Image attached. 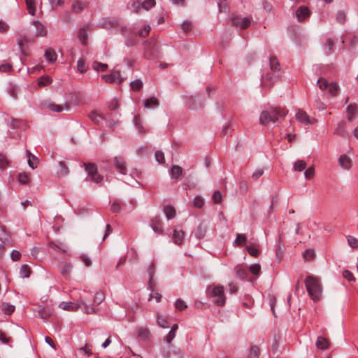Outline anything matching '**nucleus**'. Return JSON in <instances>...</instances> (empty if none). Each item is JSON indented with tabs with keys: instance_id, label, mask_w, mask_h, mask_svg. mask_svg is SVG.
I'll list each match as a JSON object with an SVG mask.
<instances>
[{
	"instance_id": "obj_50",
	"label": "nucleus",
	"mask_w": 358,
	"mask_h": 358,
	"mask_svg": "<svg viewBox=\"0 0 358 358\" xmlns=\"http://www.w3.org/2000/svg\"><path fill=\"white\" fill-rule=\"evenodd\" d=\"M212 199L215 203H220L222 200V193L220 191H215L213 194Z\"/></svg>"
},
{
	"instance_id": "obj_60",
	"label": "nucleus",
	"mask_w": 358,
	"mask_h": 358,
	"mask_svg": "<svg viewBox=\"0 0 358 358\" xmlns=\"http://www.w3.org/2000/svg\"><path fill=\"white\" fill-rule=\"evenodd\" d=\"M315 257V252L312 249H308L303 252V257L306 260H311Z\"/></svg>"
},
{
	"instance_id": "obj_56",
	"label": "nucleus",
	"mask_w": 358,
	"mask_h": 358,
	"mask_svg": "<svg viewBox=\"0 0 358 358\" xmlns=\"http://www.w3.org/2000/svg\"><path fill=\"white\" fill-rule=\"evenodd\" d=\"M250 271L254 275H259L261 270V266L259 264H252L249 267Z\"/></svg>"
},
{
	"instance_id": "obj_15",
	"label": "nucleus",
	"mask_w": 358,
	"mask_h": 358,
	"mask_svg": "<svg viewBox=\"0 0 358 358\" xmlns=\"http://www.w3.org/2000/svg\"><path fill=\"white\" fill-rule=\"evenodd\" d=\"M33 25L36 28L35 34L37 37H44L48 34L46 27L39 21H34Z\"/></svg>"
},
{
	"instance_id": "obj_7",
	"label": "nucleus",
	"mask_w": 358,
	"mask_h": 358,
	"mask_svg": "<svg viewBox=\"0 0 358 358\" xmlns=\"http://www.w3.org/2000/svg\"><path fill=\"white\" fill-rule=\"evenodd\" d=\"M85 171L87 172V180L92 181L95 183H99L103 180V177L97 172V166L93 163L84 164Z\"/></svg>"
},
{
	"instance_id": "obj_37",
	"label": "nucleus",
	"mask_w": 358,
	"mask_h": 358,
	"mask_svg": "<svg viewBox=\"0 0 358 358\" xmlns=\"http://www.w3.org/2000/svg\"><path fill=\"white\" fill-rule=\"evenodd\" d=\"M134 124L138 129V132L140 134H143L145 132V130L144 129L143 125H142V120L141 117L139 115H136L134 117Z\"/></svg>"
},
{
	"instance_id": "obj_6",
	"label": "nucleus",
	"mask_w": 358,
	"mask_h": 358,
	"mask_svg": "<svg viewBox=\"0 0 358 358\" xmlns=\"http://www.w3.org/2000/svg\"><path fill=\"white\" fill-rule=\"evenodd\" d=\"M317 85L322 91H327L332 96H336L340 91V87L337 83H329L327 79L320 78L317 81Z\"/></svg>"
},
{
	"instance_id": "obj_18",
	"label": "nucleus",
	"mask_w": 358,
	"mask_h": 358,
	"mask_svg": "<svg viewBox=\"0 0 358 358\" xmlns=\"http://www.w3.org/2000/svg\"><path fill=\"white\" fill-rule=\"evenodd\" d=\"M185 239V232L182 230L174 229L173 232V240L174 243L180 245Z\"/></svg>"
},
{
	"instance_id": "obj_48",
	"label": "nucleus",
	"mask_w": 358,
	"mask_h": 358,
	"mask_svg": "<svg viewBox=\"0 0 358 358\" xmlns=\"http://www.w3.org/2000/svg\"><path fill=\"white\" fill-rule=\"evenodd\" d=\"M193 206L196 208H202L204 205V200L200 196H196L192 201Z\"/></svg>"
},
{
	"instance_id": "obj_23",
	"label": "nucleus",
	"mask_w": 358,
	"mask_h": 358,
	"mask_svg": "<svg viewBox=\"0 0 358 358\" xmlns=\"http://www.w3.org/2000/svg\"><path fill=\"white\" fill-rule=\"evenodd\" d=\"M78 36L82 44L86 45L88 40V33L86 28L83 27L78 30Z\"/></svg>"
},
{
	"instance_id": "obj_47",
	"label": "nucleus",
	"mask_w": 358,
	"mask_h": 358,
	"mask_svg": "<svg viewBox=\"0 0 358 358\" xmlns=\"http://www.w3.org/2000/svg\"><path fill=\"white\" fill-rule=\"evenodd\" d=\"M130 86L133 90L138 91L142 88L143 82L140 79H136L135 80L131 82Z\"/></svg>"
},
{
	"instance_id": "obj_12",
	"label": "nucleus",
	"mask_w": 358,
	"mask_h": 358,
	"mask_svg": "<svg viewBox=\"0 0 358 358\" xmlns=\"http://www.w3.org/2000/svg\"><path fill=\"white\" fill-rule=\"evenodd\" d=\"M113 161L115 167L117 172L120 174L125 175L127 173V169L124 159L120 157H115Z\"/></svg>"
},
{
	"instance_id": "obj_28",
	"label": "nucleus",
	"mask_w": 358,
	"mask_h": 358,
	"mask_svg": "<svg viewBox=\"0 0 358 358\" xmlns=\"http://www.w3.org/2000/svg\"><path fill=\"white\" fill-rule=\"evenodd\" d=\"M163 211L168 220H171L175 217L176 211L173 206H166L164 207Z\"/></svg>"
},
{
	"instance_id": "obj_54",
	"label": "nucleus",
	"mask_w": 358,
	"mask_h": 358,
	"mask_svg": "<svg viewBox=\"0 0 358 358\" xmlns=\"http://www.w3.org/2000/svg\"><path fill=\"white\" fill-rule=\"evenodd\" d=\"M343 278H345V279H347L350 282H355V278L353 273L351 271H348V270H344L343 271Z\"/></svg>"
},
{
	"instance_id": "obj_24",
	"label": "nucleus",
	"mask_w": 358,
	"mask_h": 358,
	"mask_svg": "<svg viewBox=\"0 0 358 358\" xmlns=\"http://www.w3.org/2000/svg\"><path fill=\"white\" fill-rule=\"evenodd\" d=\"M44 57L47 61L52 63L57 60V55L53 49L49 48L45 50Z\"/></svg>"
},
{
	"instance_id": "obj_26",
	"label": "nucleus",
	"mask_w": 358,
	"mask_h": 358,
	"mask_svg": "<svg viewBox=\"0 0 358 358\" xmlns=\"http://www.w3.org/2000/svg\"><path fill=\"white\" fill-rule=\"evenodd\" d=\"M334 134L340 136H345L346 128L345 123L343 121L338 123L337 127L335 129Z\"/></svg>"
},
{
	"instance_id": "obj_42",
	"label": "nucleus",
	"mask_w": 358,
	"mask_h": 358,
	"mask_svg": "<svg viewBox=\"0 0 358 358\" xmlns=\"http://www.w3.org/2000/svg\"><path fill=\"white\" fill-rule=\"evenodd\" d=\"M2 310L5 314L11 315L15 310V306L8 303H2Z\"/></svg>"
},
{
	"instance_id": "obj_35",
	"label": "nucleus",
	"mask_w": 358,
	"mask_h": 358,
	"mask_svg": "<svg viewBox=\"0 0 358 358\" xmlns=\"http://www.w3.org/2000/svg\"><path fill=\"white\" fill-rule=\"evenodd\" d=\"M59 170L57 175L59 176H66L68 175L69 170L63 162H59Z\"/></svg>"
},
{
	"instance_id": "obj_55",
	"label": "nucleus",
	"mask_w": 358,
	"mask_h": 358,
	"mask_svg": "<svg viewBox=\"0 0 358 358\" xmlns=\"http://www.w3.org/2000/svg\"><path fill=\"white\" fill-rule=\"evenodd\" d=\"M236 275L241 279H246L248 277V271L244 268H237Z\"/></svg>"
},
{
	"instance_id": "obj_34",
	"label": "nucleus",
	"mask_w": 358,
	"mask_h": 358,
	"mask_svg": "<svg viewBox=\"0 0 358 358\" xmlns=\"http://www.w3.org/2000/svg\"><path fill=\"white\" fill-rule=\"evenodd\" d=\"M182 173V169L180 166L175 165L171 167V175L173 178L178 179Z\"/></svg>"
},
{
	"instance_id": "obj_59",
	"label": "nucleus",
	"mask_w": 358,
	"mask_h": 358,
	"mask_svg": "<svg viewBox=\"0 0 358 358\" xmlns=\"http://www.w3.org/2000/svg\"><path fill=\"white\" fill-rule=\"evenodd\" d=\"M150 29L151 28L150 25H145L143 29L138 31V35L141 37H146L148 35Z\"/></svg>"
},
{
	"instance_id": "obj_4",
	"label": "nucleus",
	"mask_w": 358,
	"mask_h": 358,
	"mask_svg": "<svg viewBox=\"0 0 358 358\" xmlns=\"http://www.w3.org/2000/svg\"><path fill=\"white\" fill-rule=\"evenodd\" d=\"M105 300V294L101 291L95 293L92 304L87 303L85 298L83 297L82 310L85 314H95L97 312L96 306L100 305Z\"/></svg>"
},
{
	"instance_id": "obj_25",
	"label": "nucleus",
	"mask_w": 358,
	"mask_h": 358,
	"mask_svg": "<svg viewBox=\"0 0 358 358\" xmlns=\"http://www.w3.org/2000/svg\"><path fill=\"white\" fill-rule=\"evenodd\" d=\"M137 336L141 340H148L150 336V331L145 327H139L137 329Z\"/></svg>"
},
{
	"instance_id": "obj_8",
	"label": "nucleus",
	"mask_w": 358,
	"mask_h": 358,
	"mask_svg": "<svg viewBox=\"0 0 358 358\" xmlns=\"http://www.w3.org/2000/svg\"><path fill=\"white\" fill-rule=\"evenodd\" d=\"M83 300V297L80 296L79 300L76 302H62L59 303V307L64 310L68 311H77L78 309H81L83 308L82 301Z\"/></svg>"
},
{
	"instance_id": "obj_41",
	"label": "nucleus",
	"mask_w": 358,
	"mask_h": 358,
	"mask_svg": "<svg viewBox=\"0 0 358 358\" xmlns=\"http://www.w3.org/2000/svg\"><path fill=\"white\" fill-rule=\"evenodd\" d=\"M31 273L30 267L27 264H23L20 270V275L21 278H29Z\"/></svg>"
},
{
	"instance_id": "obj_13",
	"label": "nucleus",
	"mask_w": 358,
	"mask_h": 358,
	"mask_svg": "<svg viewBox=\"0 0 358 358\" xmlns=\"http://www.w3.org/2000/svg\"><path fill=\"white\" fill-rule=\"evenodd\" d=\"M119 20L116 18H103L99 23V26L101 28L110 29L119 27Z\"/></svg>"
},
{
	"instance_id": "obj_40",
	"label": "nucleus",
	"mask_w": 358,
	"mask_h": 358,
	"mask_svg": "<svg viewBox=\"0 0 358 358\" xmlns=\"http://www.w3.org/2000/svg\"><path fill=\"white\" fill-rule=\"evenodd\" d=\"M92 68L98 72H103L108 69V65L106 64L95 61L92 63Z\"/></svg>"
},
{
	"instance_id": "obj_22",
	"label": "nucleus",
	"mask_w": 358,
	"mask_h": 358,
	"mask_svg": "<svg viewBox=\"0 0 358 358\" xmlns=\"http://www.w3.org/2000/svg\"><path fill=\"white\" fill-rule=\"evenodd\" d=\"M171 350H172V347L169 346L168 350H164L163 351V355L165 358H183L180 350H176L171 353Z\"/></svg>"
},
{
	"instance_id": "obj_45",
	"label": "nucleus",
	"mask_w": 358,
	"mask_h": 358,
	"mask_svg": "<svg viewBox=\"0 0 358 358\" xmlns=\"http://www.w3.org/2000/svg\"><path fill=\"white\" fill-rule=\"evenodd\" d=\"M52 80L49 76H41L38 81V85L40 87L48 86L51 84Z\"/></svg>"
},
{
	"instance_id": "obj_14",
	"label": "nucleus",
	"mask_w": 358,
	"mask_h": 358,
	"mask_svg": "<svg viewBox=\"0 0 358 358\" xmlns=\"http://www.w3.org/2000/svg\"><path fill=\"white\" fill-rule=\"evenodd\" d=\"M347 119L352 122L358 116V106L356 104H350L346 110Z\"/></svg>"
},
{
	"instance_id": "obj_43",
	"label": "nucleus",
	"mask_w": 358,
	"mask_h": 358,
	"mask_svg": "<svg viewBox=\"0 0 358 358\" xmlns=\"http://www.w3.org/2000/svg\"><path fill=\"white\" fill-rule=\"evenodd\" d=\"M72 266L69 263H65L62 268V275L66 278H68L71 275Z\"/></svg>"
},
{
	"instance_id": "obj_21",
	"label": "nucleus",
	"mask_w": 358,
	"mask_h": 358,
	"mask_svg": "<svg viewBox=\"0 0 358 358\" xmlns=\"http://www.w3.org/2000/svg\"><path fill=\"white\" fill-rule=\"evenodd\" d=\"M339 164L341 168L348 170L352 166L351 159L346 155H342L338 159Z\"/></svg>"
},
{
	"instance_id": "obj_19",
	"label": "nucleus",
	"mask_w": 358,
	"mask_h": 358,
	"mask_svg": "<svg viewBox=\"0 0 358 358\" xmlns=\"http://www.w3.org/2000/svg\"><path fill=\"white\" fill-rule=\"evenodd\" d=\"M145 57L149 59H153L157 56V50L155 49V45L148 43L145 46Z\"/></svg>"
},
{
	"instance_id": "obj_51",
	"label": "nucleus",
	"mask_w": 358,
	"mask_h": 358,
	"mask_svg": "<svg viewBox=\"0 0 358 358\" xmlns=\"http://www.w3.org/2000/svg\"><path fill=\"white\" fill-rule=\"evenodd\" d=\"M7 238V234L4 229L0 227V251L3 248V243L5 240Z\"/></svg>"
},
{
	"instance_id": "obj_36",
	"label": "nucleus",
	"mask_w": 358,
	"mask_h": 358,
	"mask_svg": "<svg viewBox=\"0 0 358 358\" xmlns=\"http://www.w3.org/2000/svg\"><path fill=\"white\" fill-rule=\"evenodd\" d=\"M28 12L34 15L36 13V0H25Z\"/></svg>"
},
{
	"instance_id": "obj_63",
	"label": "nucleus",
	"mask_w": 358,
	"mask_h": 358,
	"mask_svg": "<svg viewBox=\"0 0 358 358\" xmlns=\"http://www.w3.org/2000/svg\"><path fill=\"white\" fill-rule=\"evenodd\" d=\"M8 164V160L6 157L2 154H0V168L3 169Z\"/></svg>"
},
{
	"instance_id": "obj_58",
	"label": "nucleus",
	"mask_w": 358,
	"mask_h": 358,
	"mask_svg": "<svg viewBox=\"0 0 358 358\" xmlns=\"http://www.w3.org/2000/svg\"><path fill=\"white\" fill-rule=\"evenodd\" d=\"M315 175V169L313 167H309L305 171L304 176L307 180L312 179Z\"/></svg>"
},
{
	"instance_id": "obj_11",
	"label": "nucleus",
	"mask_w": 358,
	"mask_h": 358,
	"mask_svg": "<svg viewBox=\"0 0 358 358\" xmlns=\"http://www.w3.org/2000/svg\"><path fill=\"white\" fill-rule=\"evenodd\" d=\"M101 78L106 83H122L123 79L121 77L120 73L117 71H114L110 74L103 75Z\"/></svg>"
},
{
	"instance_id": "obj_20",
	"label": "nucleus",
	"mask_w": 358,
	"mask_h": 358,
	"mask_svg": "<svg viewBox=\"0 0 358 358\" xmlns=\"http://www.w3.org/2000/svg\"><path fill=\"white\" fill-rule=\"evenodd\" d=\"M155 0H145L141 4H138V6H136L135 4L133 5L135 11L138 13L141 8H144L146 10H148L150 8L153 7L155 5Z\"/></svg>"
},
{
	"instance_id": "obj_49",
	"label": "nucleus",
	"mask_w": 358,
	"mask_h": 358,
	"mask_svg": "<svg viewBox=\"0 0 358 358\" xmlns=\"http://www.w3.org/2000/svg\"><path fill=\"white\" fill-rule=\"evenodd\" d=\"M348 243L350 247L352 248H358V240L352 236H348L347 237Z\"/></svg>"
},
{
	"instance_id": "obj_1",
	"label": "nucleus",
	"mask_w": 358,
	"mask_h": 358,
	"mask_svg": "<svg viewBox=\"0 0 358 358\" xmlns=\"http://www.w3.org/2000/svg\"><path fill=\"white\" fill-rule=\"evenodd\" d=\"M280 66L278 59L275 56L269 58V70L264 68L262 76V80L264 85L268 82V85L273 84L279 78Z\"/></svg>"
},
{
	"instance_id": "obj_29",
	"label": "nucleus",
	"mask_w": 358,
	"mask_h": 358,
	"mask_svg": "<svg viewBox=\"0 0 358 358\" xmlns=\"http://www.w3.org/2000/svg\"><path fill=\"white\" fill-rule=\"evenodd\" d=\"M247 243V237L243 234H238L236 235V238L234 241V245L235 246H242L244 245Z\"/></svg>"
},
{
	"instance_id": "obj_16",
	"label": "nucleus",
	"mask_w": 358,
	"mask_h": 358,
	"mask_svg": "<svg viewBox=\"0 0 358 358\" xmlns=\"http://www.w3.org/2000/svg\"><path fill=\"white\" fill-rule=\"evenodd\" d=\"M150 227L155 233L158 234H162L163 229L162 226V220L160 217H155L153 219H152L150 222Z\"/></svg>"
},
{
	"instance_id": "obj_61",
	"label": "nucleus",
	"mask_w": 358,
	"mask_h": 358,
	"mask_svg": "<svg viewBox=\"0 0 358 358\" xmlns=\"http://www.w3.org/2000/svg\"><path fill=\"white\" fill-rule=\"evenodd\" d=\"M77 69L80 73H84L86 71L85 61L83 59H80L77 62Z\"/></svg>"
},
{
	"instance_id": "obj_39",
	"label": "nucleus",
	"mask_w": 358,
	"mask_h": 358,
	"mask_svg": "<svg viewBox=\"0 0 358 358\" xmlns=\"http://www.w3.org/2000/svg\"><path fill=\"white\" fill-rule=\"evenodd\" d=\"M50 245L52 248L62 252H66L68 249L67 246L62 243H50Z\"/></svg>"
},
{
	"instance_id": "obj_27",
	"label": "nucleus",
	"mask_w": 358,
	"mask_h": 358,
	"mask_svg": "<svg viewBox=\"0 0 358 358\" xmlns=\"http://www.w3.org/2000/svg\"><path fill=\"white\" fill-rule=\"evenodd\" d=\"M156 322L158 326L162 328L165 329L169 327L166 318L159 313H157L156 314Z\"/></svg>"
},
{
	"instance_id": "obj_57",
	"label": "nucleus",
	"mask_w": 358,
	"mask_h": 358,
	"mask_svg": "<svg viewBox=\"0 0 358 358\" xmlns=\"http://www.w3.org/2000/svg\"><path fill=\"white\" fill-rule=\"evenodd\" d=\"M155 157L156 161L159 164H163L165 162L164 155L163 152H162L160 150H157L155 152Z\"/></svg>"
},
{
	"instance_id": "obj_64",
	"label": "nucleus",
	"mask_w": 358,
	"mask_h": 358,
	"mask_svg": "<svg viewBox=\"0 0 358 358\" xmlns=\"http://www.w3.org/2000/svg\"><path fill=\"white\" fill-rule=\"evenodd\" d=\"M259 354V348L253 346L250 348V355L252 358H258Z\"/></svg>"
},
{
	"instance_id": "obj_44",
	"label": "nucleus",
	"mask_w": 358,
	"mask_h": 358,
	"mask_svg": "<svg viewBox=\"0 0 358 358\" xmlns=\"http://www.w3.org/2000/svg\"><path fill=\"white\" fill-rule=\"evenodd\" d=\"M306 168V163L303 160H297L294 164V169L296 171H302Z\"/></svg>"
},
{
	"instance_id": "obj_31",
	"label": "nucleus",
	"mask_w": 358,
	"mask_h": 358,
	"mask_svg": "<svg viewBox=\"0 0 358 358\" xmlns=\"http://www.w3.org/2000/svg\"><path fill=\"white\" fill-rule=\"evenodd\" d=\"M52 313V311L50 308L44 307L39 310L38 316L43 320H46L50 317Z\"/></svg>"
},
{
	"instance_id": "obj_53",
	"label": "nucleus",
	"mask_w": 358,
	"mask_h": 358,
	"mask_svg": "<svg viewBox=\"0 0 358 358\" xmlns=\"http://www.w3.org/2000/svg\"><path fill=\"white\" fill-rule=\"evenodd\" d=\"M29 177L26 173H21L18 175V181L20 184H26L29 182Z\"/></svg>"
},
{
	"instance_id": "obj_32",
	"label": "nucleus",
	"mask_w": 358,
	"mask_h": 358,
	"mask_svg": "<svg viewBox=\"0 0 358 358\" xmlns=\"http://www.w3.org/2000/svg\"><path fill=\"white\" fill-rule=\"evenodd\" d=\"M85 8V4L80 1H76L72 4V11L78 13L83 10Z\"/></svg>"
},
{
	"instance_id": "obj_62",
	"label": "nucleus",
	"mask_w": 358,
	"mask_h": 358,
	"mask_svg": "<svg viewBox=\"0 0 358 358\" xmlns=\"http://www.w3.org/2000/svg\"><path fill=\"white\" fill-rule=\"evenodd\" d=\"M206 229L202 227L199 226L195 231V236L198 238H202L204 236Z\"/></svg>"
},
{
	"instance_id": "obj_46",
	"label": "nucleus",
	"mask_w": 358,
	"mask_h": 358,
	"mask_svg": "<svg viewBox=\"0 0 358 358\" xmlns=\"http://www.w3.org/2000/svg\"><path fill=\"white\" fill-rule=\"evenodd\" d=\"M47 108L52 111L58 113L63 111L64 109V108L62 106L54 103H48Z\"/></svg>"
},
{
	"instance_id": "obj_5",
	"label": "nucleus",
	"mask_w": 358,
	"mask_h": 358,
	"mask_svg": "<svg viewBox=\"0 0 358 358\" xmlns=\"http://www.w3.org/2000/svg\"><path fill=\"white\" fill-rule=\"evenodd\" d=\"M224 289L222 285H210L206 289V294L208 296L215 298V303L218 306H223L226 302L224 293Z\"/></svg>"
},
{
	"instance_id": "obj_38",
	"label": "nucleus",
	"mask_w": 358,
	"mask_h": 358,
	"mask_svg": "<svg viewBox=\"0 0 358 358\" xmlns=\"http://www.w3.org/2000/svg\"><path fill=\"white\" fill-rule=\"evenodd\" d=\"M88 117L95 124H99L103 120L101 115L96 111H92Z\"/></svg>"
},
{
	"instance_id": "obj_17",
	"label": "nucleus",
	"mask_w": 358,
	"mask_h": 358,
	"mask_svg": "<svg viewBox=\"0 0 358 358\" xmlns=\"http://www.w3.org/2000/svg\"><path fill=\"white\" fill-rule=\"evenodd\" d=\"M310 10L307 7L301 6L297 9L296 16L298 20L303 21L310 16Z\"/></svg>"
},
{
	"instance_id": "obj_33",
	"label": "nucleus",
	"mask_w": 358,
	"mask_h": 358,
	"mask_svg": "<svg viewBox=\"0 0 358 358\" xmlns=\"http://www.w3.org/2000/svg\"><path fill=\"white\" fill-rule=\"evenodd\" d=\"M316 346L320 349L325 350L329 347V342L325 338L319 336L316 342Z\"/></svg>"
},
{
	"instance_id": "obj_52",
	"label": "nucleus",
	"mask_w": 358,
	"mask_h": 358,
	"mask_svg": "<svg viewBox=\"0 0 358 358\" xmlns=\"http://www.w3.org/2000/svg\"><path fill=\"white\" fill-rule=\"evenodd\" d=\"M175 307L178 310H183L187 308L186 303L180 299H177L175 303Z\"/></svg>"
},
{
	"instance_id": "obj_2",
	"label": "nucleus",
	"mask_w": 358,
	"mask_h": 358,
	"mask_svg": "<svg viewBox=\"0 0 358 358\" xmlns=\"http://www.w3.org/2000/svg\"><path fill=\"white\" fill-rule=\"evenodd\" d=\"M288 110L283 108H271L263 110L259 117V123L262 125H266L270 122L275 123L284 118Z\"/></svg>"
},
{
	"instance_id": "obj_3",
	"label": "nucleus",
	"mask_w": 358,
	"mask_h": 358,
	"mask_svg": "<svg viewBox=\"0 0 358 358\" xmlns=\"http://www.w3.org/2000/svg\"><path fill=\"white\" fill-rule=\"evenodd\" d=\"M305 285L308 295L314 301H319L322 295V287L318 278L308 275L305 279Z\"/></svg>"
},
{
	"instance_id": "obj_10",
	"label": "nucleus",
	"mask_w": 358,
	"mask_h": 358,
	"mask_svg": "<svg viewBox=\"0 0 358 358\" xmlns=\"http://www.w3.org/2000/svg\"><path fill=\"white\" fill-rule=\"evenodd\" d=\"M296 119L299 122L306 125L313 124L316 122V120L310 117L306 112L303 110L299 109L296 113Z\"/></svg>"
},
{
	"instance_id": "obj_30",
	"label": "nucleus",
	"mask_w": 358,
	"mask_h": 358,
	"mask_svg": "<svg viewBox=\"0 0 358 358\" xmlns=\"http://www.w3.org/2000/svg\"><path fill=\"white\" fill-rule=\"evenodd\" d=\"M158 105L159 101L155 97H150L149 99H147L144 102V106L146 108H155L158 106Z\"/></svg>"
},
{
	"instance_id": "obj_9",
	"label": "nucleus",
	"mask_w": 358,
	"mask_h": 358,
	"mask_svg": "<svg viewBox=\"0 0 358 358\" xmlns=\"http://www.w3.org/2000/svg\"><path fill=\"white\" fill-rule=\"evenodd\" d=\"M231 21L233 25L239 29H246L251 24V20L246 17L232 16Z\"/></svg>"
}]
</instances>
